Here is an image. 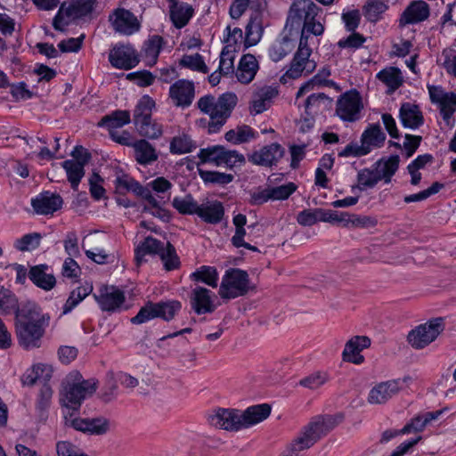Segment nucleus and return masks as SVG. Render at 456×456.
I'll use <instances>...</instances> for the list:
<instances>
[{"label":"nucleus","mask_w":456,"mask_h":456,"mask_svg":"<svg viewBox=\"0 0 456 456\" xmlns=\"http://www.w3.org/2000/svg\"><path fill=\"white\" fill-rule=\"evenodd\" d=\"M109 20L113 29L121 35L131 36L141 28V21L137 16L123 7L115 9L110 14Z\"/></svg>","instance_id":"nucleus-12"},{"label":"nucleus","mask_w":456,"mask_h":456,"mask_svg":"<svg viewBox=\"0 0 456 456\" xmlns=\"http://www.w3.org/2000/svg\"><path fill=\"white\" fill-rule=\"evenodd\" d=\"M386 139L387 135L379 124H370L362 133L360 142L368 155L372 151L382 148Z\"/></svg>","instance_id":"nucleus-22"},{"label":"nucleus","mask_w":456,"mask_h":456,"mask_svg":"<svg viewBox=\"0 0 456 456\" xmlns=\"http://www.w3.org/2000/svg\"><path fill=\"white\" fill-rule=\"evenodd\" d=\"M258 69L257 59H240L235 77L240 83L249 84L255 78Z\"/></svg>","instance_id":"nucleus-34"},{"label":"nucleus","mask_w":456,"mask_h":456,"mask_svg":"<svg viewBox=\"0 0 456 456\" xmlns=\"http://www.w3.org/2000/svg\"><path fill=\"white\" fill-rule=\"evenodd\" d=\"M211 425L230 432H238L243 429L240 411L232 408H217L208 417Z\"/></svg>","instance_id":"nucleus-14"},{"label":"nucleus","mask_w":456,"mask_h":456,"mask_svg":"<svg viewBox=\"0 0 456 456\" xmlns=\"http://www.w3.org/2000/svg\"><path fill=\"white\" fill-rule=\"evenodd\" d=\"M362 98L355 88L343 93L336 102V115L344 122L358 121L362 118Z\"/></svg>","instance_id":"nucleus-10"},{"label":"nucleus","mask_w":456,"mask_h":456,"mask_svg":"<svg viewBox=\"0 0 456 456\" xmlns=\"http://www.w3.org/2000/svg\"><path fill=\"white\" fill-rule=\"evenodd\" d=\"M444 330V319L442 317L433 318L411 330L407 339L412 347L422 349L435 341Z\"/></svg>","instance_id":"nucleus-11"},{"label":"nucleus","mask_w":456,"mask_h":456,"mask_svg":"<svg viewBox=\"0 0 456 456\" xmlns=\"http://www.w3.org/2000/svg\"><path fill=\"white\" fill-rule=\"evenodd\" d=\"M63 200L56 192L44 191L31 199V207L37 215H53L62 208Z\"/></svg>","instance_id":"nucleus-16"},{"label":"nucleus","mask_w":456,"mask_h":456,"mask_svg":"<svg viewBox=\"0 0 456 456\" xmlns=\"http://www.w3.org/2000/svg\"><path fill=\"white\" fill-rule=\"evenodd\" d=\"M49 266L46 264H40L31 266L28 270V279L37 288L50 291L56 285V279L53 273H48Z\"/></svg>","instance_id":"nucleus-25"},{"label":"nucleus","mask_w":456,"mask_h":456,"mask_svg":"<svg viewBox=\"0 0 456 456\" xmlns=\"http://www.w3.org/2000/svg\"><path fill=\"white\" fill-rule=\"evenodd\" d=\"M328 380L329 374L326 371L318 370L301 379L298 384L303 387L314 390L324 385Z\"/></svg>","instance_id":"nucleus-53"},{"label":"nucleus","mask_w":456,"mask_h":456,"mask_svg":"<svg viewBox=\"0 0 456 456\" xmlns=\"http://www.w3.org/2000/svg\"><path fill=\"white\" fill-rule=\"evenodd\" d=\"M370 346V339L366 336H354L345 345L342 352L344 362L354 364H362L364 362V356L361 352Z\"/></svg>","instance_id":"nucleus-19"},{"label":"nucleus","mask_w":456,"mask_h":456,"mask_svg":"<svg viewBox=\"0 0 456 456\" xmlns=\"http://www.w3.org/2000/svg\"><path fill=\"white\" fill-rule=\"evenodd\" d=\"M194 95V84L186 79H179L169 87V97L177 107H189L192 103Z\"/></svg>","instance_id":"nucleus-18"},{"label":"nucleus","mask_w":456,"mask_h":456,"mask_svg":"<svg viewBox=\"0 0 456 456\" xmlns=\"http://www.w3.org/2000/svg\"><path fill=\"white\" fill-rule=\"evenodd\" d=\"M93 290L91 285L79 286L74 289L69 295L63 307L62 313L67 314L70 313L81 301H83Z\"/></svg>","instance_id":"nucleus-43"},{"label":"nucleus","mask_w":456,"mask_h":456,"mask_svg":"<svg viewBox=\"0 0 456 456\" xmlns=\"http://www.w3.org/2000/svg\"><path fill=\"white\" fill-rule=\"evenodd\" d=\"M342 415H319L314 417L300 435L289 445L288 452L282 456H297L298 452L312 447L322 436L327 435L341 420Z\"/></svg>","instance_id":"nucleus-4"},{"label":"nucleus","mask_w":456,"mask_h":456,"mask_svg":"<svg viewBox=\"0 0 456 456\" xmlns=\"http://www.w3.org/2000/svg\"><path fill=\"white\" fill-rule=\"evenodd\" d=\"M257 137V131L248 125L238 126L236 129H230L224 134L225 140L233 145L246 143Z\"/></svg>","instance_id":"nucleus-33"},{"label":"nucleus","mask_w":456,"mask_h":456,"mask_svg":"<svg viewBox=\"0 0 456 456\" xmlns=\"http://www.w3.org/2000/svg\"><path fill=\"white\" fill-rule=\"evenodd\" d=\"M94 297L103 312L113 313L119 309L126 301L124 291L114 286H102L98 295L94 294Z\"/></svg>","instance_id":"nucleus-17"},{"label":"nucleus","mask_w":456,"mask_h":456,"mask_svg":"<svg viewBox=\"0 0 456 456\" xmlns=\"http://www.w3.org/2000/svg\"><path fill=\"white\" fill-rule=\"evenodd\" d=\"M172 207L183 216L197 215L200 205L191 193L184 197L175 196L172 200Z\"/></svg>","instance_id":"nucleus-39"},{"label":"nucleus","mask_w":456,"mask_h":456,"mask_svg":"<svg viewBox=\"0 0 456 456\" xmlns=\"http://www.w3.org/2000/svg\"><path fill=\"white\" fill-rule=\"evenodd\" d=\"M198 158L203 164L210 163L234 171L241 169L246 164V158L242 153L219 144L201 148L198 152Z\"/></svg>","instance_id":"nucleus-7"},{"label":"nucleus","mask_w":456,"mask_h":456,"mask_svg":"<svg viewBox=\"0 0 456 456\" xmlns=\"http://www.w3.org/2000/svg\"><path fill=\"white\" fill-rule=\"evenodd\" d=\"M157 318L156 305L152 301H147L138 313L130 319L132 324L141 325Z\"/></svg>","instance_id":"nucleus-52"},{"label":"nucleus","mask_w":456,"mask_h":456,"mask_svg":"<svg viewBox=\"0 0 456 456\" xmlns=\"http://www.w3.org/2000/svg\"><path fill=\"white\" fill-rule=\"evenodd\" d=\"M400 157L397 154H392L387 158H381L377 160L372 167L379 175L380 181H384L385 183H389L392 181L393 176L395 175L399 168Z\"/></svg>","instance_id":"nucleus-29"},{"label":"nucleus","mask_w":456,"mask_h":456,"mask_svg":"<svg viewBox=\"0 0 456 456\" xmlns=\"http://www.w3.org/2000/svg\"><path fill=\"white\" fill-rule=\"evenodd\" d=\"M278 94V86H264L257 88L254 92L252 101L250 102V112L255 114L265 112L270 108L273 100Z\"/></svg>","instance_id":"nucleus-21"},{"label":"nucleus","mask_w":456,"mask_h":456,"mask_svg":"<svg viewBox=\"0 0 456 456\" xmlns=\"http://www.w3.org/2000/svg\"><path fill=\"white\" fill-rule=\"evenodd\" d=\"M164 40L160 36L150 37L143 45V51L147 57H158L163 47Z\"/></svg>","instance_id":"nucleus-62"},{"label":"nucleus","mask_w":456,"mask_h":456,"mask_svg":"<svg viewBox=\"0 0 456 456\" xmlns=\"http://www.w3.org/2000/svg\"><path fill=\"white\" fill-rule=\"evenodd\" d=\"M131 123V113L127 110H115L103 116L97 126L108 130L109 134Z\"/></svg>","instance_id":"nucleus-27"},{"label":"nucleus","mask_w":456,"mask_h":456,"mask_svg":"<svg viewBox=\"0 0 456 456\" xmlns=\"http://www.w3.org/2000/svg\"><path fill=\"white\" fill-rule=\"evenodd\" d=\"M140 186L141 183L131 177L118 176L115 180L116 193L119 195H125L127 191H132L135 195Z\"/></svg>","instance_id":"nucleus-55"},{"label":"nucleus","mask_w":456,"mask_h":456,"mask_svg":"<svg viewBox=\"0 0 456 456\" xmlns=\"http://www.w3.org/2000/svg\"><path fill=\"white\" fill-rule=\"evenodd\" d=\"M93 7L92 0H72L68 4L63 3L53 19V25L55 29L64 30L71 22L89 14Z\"/></svg>","instance_id":"nucleus-9"},{"label":"nucleus","mask_w":456,"mask_h":456,"mask_svg":"<svg viewBox=\"0 0 456 456\" xmlns=\"http://www.w3.org/2000/svg\"><path fill=\"white\" fill-rule=\"evenodd\" d=\"M285 149L279 142H271L248 156V161L254 165L273 167L284 157Z\"/></svg>","instance_id":"nucleus-15"},{"label":"nucleus","mask_w":456,"mask_h":456,"mask_svg":"<svg viewBox=\"0 0 456 456\" xmlns=\"http://www.w3.org/2000/svg\"><path fill=\"white\" fill-rule=\"evenodd\" d=\"M103 182V178L97 172H93L89 178V191L91 197L95 201H100L101 200L105 198L106 190L102 186Z\"/></svg>","instance_id":"nucleus-57"},{"label":"nucleus","mask_w":456,"mask_h":456,"mask_svg":"<svg viewBox=\"0 0 456 456\" xmlns=\"http://www.w3.org/2000/svg\"><path fill=\"white\" fill-rule=\"evenodd\" d=\"M45 370V365L43 363L34 364L30 369H28L21 377L23 386L31 387L40 379Z\"/></svg>","instance_id":"nucleus-60"},{"label":"nucleus","mask_w":456,"mask_h":456,"mask_svg":"<svg viewBox=\"0 0 456 456\" xmlns=\"http://www.w3.org/2000/svg\"><path fill=\"white\" fill-rule=\"evenodd\" d=\"M157 318L170 322L181 312L182 303L177 299H167L154 302Z\"/></svg>","instance_id":"nucleus-37"},{"label":"nucleus","mask_w":456,"mask_h":456,"mask_svg":"<svg viewBox=\"0 0 456 456\" xmlns=\"http://www.w3.org/2000/svg\"><path fill=\"white\" fill-rule=\"evenodd\" d=\"M0 312L14 314L15 331L19 345L25 350L39 348L50 319L33 301L19 303L16 295L0 280Z\"/></svg>","instance_id":"nucleus-1"},{"label":"nucleus","mask_w":456,"mask_h":456,"mask_svg":"<svg viewBox=\"0 0 456 456\" xmlns=\"http://www.w3.org/2000/svg\"><path fill=\"white\" fill-rule=\"evenodd\" d=\"M42 235L39 232H30L17 239L13 247L20 252L33 251L40 246Z\"/></svg>","instance_id":"nucleus-48"},{"label":"nucleus","mask_w":456,"mask_h":456,"mask_svg":"<svg viewBox=\"0 0 456 456\" xmlns=\"http://www.w3.org/2000/svg\"><path fill=\"white\" fill-rule=\"evenodd\" d=\"M252 289L247 271L229 268L222 277L218 294L222 299L231 300L246 296Z\"/></svg>","instance_id":"nucleus-8"},{"label":"nucleus","mask_w":456,"mask_h":456,"mask_svg":"<svg viewBox=\"0 0 456 456\" xmlns=\"http://www.w3.org/2000/svg\"><path fill=\"white\" fill-rule=\"evenodd\" d=\"M61 167L66 172L67 179L69 182L72 190L77 191L85 175V167L80 164H77L73 159L64 160L61 163Z\"/></svg>","instance_id":"nucleus-40"},{"label":"nucleus","mask_w":456,"mask_h":456,"mask_svg":"<svg viewBox=\"0 0 456 456\" xmlns=\"http://www.w3.org/2000/svg\"><path fill=\"white\" fill-rule=\"evenodd\" d=\"M388 8V0H366L362 6V12L367 20L375 23L382 19Z\"/></svg>","instance_id":"nucleus-35"},{"label":"nucleus","mask_w":456,"mask_h":456,"mask_svg":"<svg viewBox=\"0 0 456 456\" xmlns=\"http://www.w3.org/2000/svg\"><path fill=\"white\" fill-rule=\"evenodd\" d=\"M79 376L78 381L69 383L65 394L61 398L66 424L77 431L92 435H102L108 430V422L101 419H81L76 417L79 412L83 401L92 395L97 389V382L94 379H84Z\"/></svg>","instance_id":"nucleus-2"},{"label":"nucleus","mask_w":456,"mask_h":456,"mask_svg":"<svg viewBox=\"0 0 456 456\" xmlns=\"http://www.w3.org/2000/svg\"><path fill=\"white\" fill-rule=\"evenodd\" d=\"M297 190V185L292 183H287L282 185L271 187V195L273 200H285L289 199Z\"/></svg>","instance_id":"nucleus-63"},{"label":"nucleus","mask_w":456,"mask_h":456,"mask_svg":"<svg viewBox=\"0 0 456 456\" xmlns=\"http://www.w3.org/2000/svg\"><path fill=\"white\" fill-rule=\"evenodd\" d=\"M331 99L324 93L310 94L304 102L305 113L306 116H314L320 111L321 104L330 103Z\"/></svg>","instance_id":"nucleus-47"},{"label":"nucleus","mask_w":456,"mask_h":456,"mask_svg":"<svg viewBox=\"0 0 456 456\" xmlns=\"http://www.w3.org/2000/svg\"><path fill=\"white\" fill-rule=\"evenodd\" d=\"M379 182H380L379 175L373 167H364L357 173V188L360 191L373 188Z\"/></svg>","instance_id":"nucleus-46"},{"label":"nucleus","mask_w":456,"mask_h":456,"mask_svg":"<svg viewBox=\"0 0 456 456\" xmlns=\"http://www.w3.org/2000/svg\"><path fill=\"white\" fill-rule=\"evenodd\" d=\"M319 8L312 0H294L288 20L292 26L303 25L305 33L318 37L323 34L324 26L321 21Z\"/></svg>","instance_id":"nucleus-5"},{"label":"nucleus","mask_w":456,"mask_h":456,"mask_svg":"<svg viewBox=\"0 0 456 456\" xmlns=\"http://www.w3.org/2000/svg\"><path fill=\"white\" fill-rule=\"evenodd\" d=\"M312 33L302 30L297 51L294 57H310L317 47L318 40L312 37Z\"/></svg>","instance_id":"nucleus-50"},{"label":"nucleus","mask_w":456,"mask_h":456,"mask_svg":"<svg viewBox=\"0 0 456 456\" xmlns=\"http://www.w3.org/2000/svg\"><path fill=\"white\" fill-rule=\"evenodd\" d=\"M223 44L224 47L220 57L238 53L241 47H244L242 30L239 28H232L230 26H227L224 31Z\"/></svg>","instance_id":"nucleus-30"},{"label":"nucleus","mask_w":456,"mask_h":456,"mask_svg":"<svg viewBox=\"0 0 456 456\" xmlns=\"http://www.w3.org/2000/svg\"><path fill=\"white\" fill-rule=\"evenodd\" d=\"M399 118L403 127L412 130L419 128L424 123V118L419 106L410 102H404L401 105Z\"/></svg>","instance_id":"nucleus-26"},{"label":"nucleus","mask_w":456,"mask_h":456,"mask_svg":"<svg viewBox=\"0 0 456 456\" xmlns=\"http://www.w3.org/2000/svg\"><path fill=\"white\" fill-rule=\"evenodd\" d=\"M159 258L161 259L166 271L170 272L177 270L181 266L180 257L176 253V249L169 241L167 242Z\"/></svg>","instance_id":"nucleus-45"},{"label":"nucleus","mask_w":456,"mask_h":456,"mask_svg":"<svg viewBox=\"0 0 456 456\" xmlns=\"http://www.w3.org/2000/svg\"><path fill=\"white\" fill-rule=\"evenodd\" d=\"M118 383L111 372L108 374V380L103 385L100 392V398L104 403H110L114 400L118 395Z\"/></svg>","instance_id":"nucleus-59"},{"label":"nucleus","mask_w":456,"mask_h":456,"mask_svg":"<svg viewBox=\"0 0 456 456\" xmlns=\"http://www.w3.org/2000/svg\"><path fill=\"white\" fill-rule=\"evenodd\" d=\"M51 379V374L47 373L44 377V384L42 385L38 396L36 403V408L39 411L46 410L51 403V399L53 396V390L51 386L48 384L49 379Z\"/></svg>","instance_id":"nucleus-54"},{"label":"nucleus","mask_w":456,"mask_h":456,"mask_svg":"<svg viewBox=\"0 0 456 456\" xmlns=\"http://www.w3.org/2000/svg\"><path fill=\"white\" fill-rule=\"evenodd\" d=\"M330 76V69L329 67H323L317 74H315L310 80L304 83L298 89L296 94V98L298 99L302 97L307 92L313 90L314 86H321V84L323 83L328 77Z\"/></svg>","instance_id":"nucleus-51"},{"label":"nucleus","mask_w":456,"mask_h":456,"mask_svg":"<svg viewBox=\"0 0 456 456\" xmlns=\"http://www.w3.org/2000/svg\"><path fill=\"white\" fill-rule=\"evenodd\" d=\"M237 102L238 97L232 92L224 93L217 99L212 94H206L199 99L198 108L210 118L208 125V134H216L221 130L231 117Z\"/></svg>","instance_id":"nucleus-3"},{"label":"nucleus","mask_w":456,"mask_h":456,"mask_svg":"<svg viewBox=\"0 0 456 456\" xmlns=\"http://www.w3.org/2000/svg\"><path fill=\"white\" fill-rule=\"evenodd\" d=\"M156 77L157 76L146 69L131 72L126 75L128 80L134 82L140 87L151 86Z\"/></svg>","instance_id":"nucleus-61"},{"label":"nucleus","mask_w":456,"mask_h":456,"mask_svg":"<svg viewBox=\"0 0 456 456\" xmlns=\"http://www.w3.org/2000/svg\"><path fill=\"white\" fill-rule=\"evenodd\" d=\"M200 179L205 184L227 185L234 179L233 175L212 170H198Z\"/></svg>","instance_id":"nucleus-41"},{"label":"nucleus","mask_w":456,"mask_h":456,"mask_svg":"<svg viewBox=\"0 0 456 456\" xmlns=\"http://www.w3.org/2000/svg\"><path fill=\"white\" fill-rule=\"evenodd\" d=\"M377 77L391 90L398 89L403 84L402 73L398 68L383 69L377 74Z\"/></svg>","instance_id":"nucleus-44"},{"label":"nucleus","mask_w":456,"mask_h":456,"mask_svg":"<svg viewBox=\"0 0 456 456\" xmlns=\"http://www.w3.org/2000/svg\"><path fill=\"white\" fill-rule=\"evenodd\" d=\"M304 71V63L300 62L298 59H292L289 69L280 77V82L285 85L290 79H297L300 77Z\"/></svg>","instance_id":"nucleus-64"},{"label":"nucleus","mask_w":456,"mask_h":456,"mask_svg":"<svg viewBox=\"0 0 456 456\" xmlns=\"http://www.w3.org/2000/svg\"><path fill=\"white\" fill-rule=\"evenodd\" d=\"M156 102L148 94L142 95L137 102L133 115L134 124L141 136L156 140L162 136L163 126L157 120L152 119V110Z\"/></svg>","instance_id":"nucleus-6"},{"label":"nucleus","mask_w":456,"mask_h":456,"mask_svg":"<svg viewBox=\"0 0 456 456\" xmlns=\"http://www.w3.org/2000/svg\"><path fill=\"white\" fill-rule=\"evenodd\" d=\"M212 292L207 288L196 287L191 296V305L193 311L198 314L213 313L216 309L212 297Z\"/></svg>","instance_id":"nucleus-23"},{"label":"nucleus","mask_w":456,"mask_h":456,"mask_svg":"<svg viewBox=\"0 0 456 456\" xmlns=\"http://www.w3.org/2000/svg\"><path fill=\"white\" fill-rule=\"evenodd\" d=\"M430 15L429 5L423 0L412 1L404 9L399 18L400 26L422 22Z\"/></svg>","instance_id":"nucleus-20"},{"label":"nucleus","mask_w":456,"mask_h":456,"mask_svg":"<svg viewBox=\"0 0 456 456\" xmlns=\"http://www.w3.org/2000/svg\"><path fill=\"white\" fill-rule=\"evenodd\" d=\"M190 279L215 289L218 285L219 274L215 266L201 265L190 274Z\"/></svg>","instance_id":"nucleus-36"},{"label":"nucleus","mask_w":456,"mask_h":456,"mask_svg":"<svg viewBox=\"0 0 456 456\" xmlns=\"http://www.w3.org/2000/svg\"><path fill=\"white\" fill-rule=\"evenodd\" d=\"M444 183L440 182H435L428 189L419 191L418 193L406 195L403 198V201L407 204L412 202H418L427 200L432 195L438 193L443 188Z\"/></svg>","instance_id":"nucleus-56"},{"label":"nucleus","mask_w":456,"mask_h":456,"mask_svg":"<svg viewBox=\"0 0 456 456\" xmlns=\"http://www.w3.org/2000/svg\"><path fill=\"white\" fill-rule=\"evenodd\" d=\"M272 407L269 403H259L248 406L240 411L243 429L251 428L264 420L271 414Z\"/></svg>","instance_id":"nucleus-24"},{"label":"nucleus","mask_w":456,"mask_h":456,"mask_svg":"<svg viewBox=\"0 0 456 456\" xmlns=\"http://www.w3.org/2000/svg\"><path fill=\"white\" fill-rule=\"evenodd\" d=\"M195 142L185 134L174 136L170 141L169 151L173 155H182L191 152L195 149Z\"/></svg>","instance_id":"nucleus-42"},{"label":"nucleus","mask_w":456,"mask_h":456,"mask_svg":"<svg viewBox=\"0 0 456 456\" xmlns=\"http://www.w3.org/2000/svg\"><path fill=\"white\" fill-rule=\"evenodd\" d=\"M262 33L263 28L260 21L256 18L250 19L246 26L244 48L256 45L262 37Z\"/></svg>","instance_id":"nucleus-49"},{"label":"nucleus","mask_w":456,"mask_h":456,"mask_svg":"<svg viewBox=\"0 0 456 456\" xmlns=\"http://www.w3.org/2000/svg\"><path fill=\"white\" fill-rule=\"evenodd\" d=\"M133 149L136 162L142 166L151 165L159 158L155 147L144 138L134 141Z\"/></svg>","instance_id":"nucleus-31"},{"label":"nucleus","mask_w":456,"mask_h":456,"mask_svg":"<svg viewBox=\"0 0 456 456\" xmlns=\"http://www.w3.org/2000/svg\"><path fill=\"white\" fill-rule=\"evenodd\" d=\"M165 246L164 242L151 235L145 237L134 249V260L136 265H140L144 262L146 255H157L159 256Z\"/></svg>","instance_id":"nucleus-28"},{"label":"nucleus","mask_w":456,"mask_h":456,"mask_svg":"<svg viewBox=\"0 0 456 456\" xmlns=\"http://www.w3.org/2000/svg\"><path fill=\"white\" fill-rule=\"evenodd\" d=\"M197 216L205 223L217 224L224 216V207L221 201L215 200L209 204H201Z\"/></svg>","instance_id":"nucleus-32"},{"label":"nucleus","mask_w":456,"mask_h":456,"mask_svg":"<svg viewBox=\"0 0 456 456\" xmlns=\"http://www.w3.org/2000/svg\"><path fill=\"white\" fill-rule=\"evenodd\" d=\"M410 379V377L395 379L378 383L369 392L368 402L370 404H383L395 395L403 386Z\"/></svg>","instance_id":"nucleus-13"},{"label":"nucleus","mask_w":456,"mask_h":456,"mask_svg":"<svg viewBox=\"0 0 456 456\" xmlns=\"http://www.w3.org/2000/svg\"><path fill=\"white\" fill-rule=\"evenodd\" d=\"M169 9L171 20L176 28L184 27L193 16L192 7L186 3L171 4Z\"/></svg>","instance_id":"nucleus-38"},{"label":"nucleus","mask_w":456,"mask_h":456,"mask_svg":"<svg viewBox=\"0 0 456 456\" xmlns=\"http://www.w3.org/2000/svg\"><path fill=\"white\" fill-rule=\"evenodd\" d=\"M361 12L358 9H345L341 14L345 28L349 32L356 30L361 22Z\"/></svg>","instance_id":"nucleus-58"}]
</instances>
